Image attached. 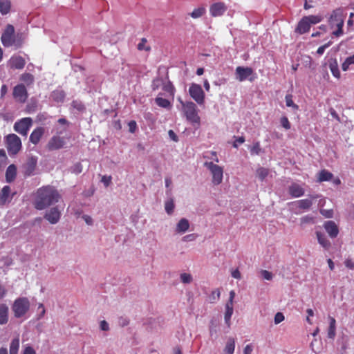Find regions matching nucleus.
<instances>
[{
    "label": "nucleus",
    "instance_id": "26",
    "mask_svg": "<svg viewBox=\"0 0 354 354\" xmlns=\"http://www.w3.org/2000/svg\"><path fill=\"white\" fill-rule=\"evenodd\" d=\"M189 227V223L187 219L181 218L178 223L176 228V231L178 233H184L185 232Z\"/></svg>",
    "mask_w": 354,
    "mask_h": 354
},
{
    "label": "nucleus",
    "instance_id": "1",
    "mask_svg": "<svg viewBox=\"0 0 354 354\" xmlns=\"http://www.w3.org/2000/svg\"><path fill=\"white\" fill-rule=\"evenodd\" d=\"M58 191L52 186H44L39 188L35 194L34 207L42 210L57 203L60 198Z\"/></svg>",
    "mask_w": 354,
    "mask_h": 354
},
{
    "label": "nucleus",
    "instance_id": "34",
    "mask_svg": "<svg viewBox=\"0 0 354 354\" xmlns=\"http://www.w3.org/2000/svg\"><path fill=\"white\" fill-rule=\"evenodd\" d=\"M206 12V10L204 7H199L197 8H195L191 13H189V15L193 19H198L203 16Z\"/></svg>",
    "mask_w": 354,
    "mask_h": 354
},
{
    "label": "nucleus",
    "instance_id": "37",
    "mask_svg": "<svg viewBox=\"0 0 354 354\" xmlns=\"http://www.w3.org/2000/svg\"><path fill=\"white\" fill-rule=\"evenodd\" d=\"M52 97L56 102H63L65 98V93L63 91H55L53 92Z\"/></svg>",
    "mask_w": 354,
    "mask_h": 354
},
{
    "label": "nucleus",
    "instance_id": "10",
    "mask_svg": "<svg viewBox=\"0 0 354 354\" xmlns=\"http://www.w3.org/2000/svg\"><path fill=\"white\" fill-rule=\"evenodd\" d=\"M1 40L5 47H10L15 44V28L11 24H8L1 35Z\"/></svg>",
    "mask_w": 354,
    "mask_h": 354
},
{
    "label": "nucleus",
    "instance_id": "36",
    "mask_svg": "<svg viewBox=\"0 0 354 354\" xmlns=\"http://www.w3.org/2000/svg\"><path fill=\"white\" fill-rule=\"evenodd\" d=\"M162 90L168 93L170 95H174L175 92V88L170 81L163 82Z\"/></svg>",
    "mask_w": 354,
    "mask_h": 354
},
{
    "label": "nucleus",
    "instance_id": "43",
    "mask_svg": "<svg viewBox=\"0 0 354 354\" xmlns=\"http://www.w3.org/2000/svg\"><path fill=\"white\" fill-rule=\"evenodd\" d=\"M329 67L333 75L337 78H339L340 72L339 71L337 64L336 62L335 64H330Z\"/></svg>",
    "mask_w": 354,
    "mask_h": 354
},
{
    "label": "nucleus",
    "instance_id": "44",
    "mask_svg": "<svg viewBox=\"0 0 354 354\" xmlns=\"http://www.w3.org/2000/svg\"><path fill=\"white\" fill-rule=\"evenodd\" d=\"M147 40L145 38H142L140 43L138 44V49L139 50L149 51L151 50L150 46H147L146 43Z\"/></svg>",
    "mask_w": 354,
    "mask_h": 354
},
{
    "label": "nucleus",
    "instance_id": "62",
    "mask_svg": "<svg viewBox=\"0 0 354 354\" xmlns=\"http://www.w3.org/2000/svg\"><path fill=\"white\" fill-rule=\"evenodd\" d=\"M23 354H35V351L31 346H27L24 350Z\"/></svg>",
    "mask_w": 354,
    "mask_h": 354
},
{
    "label": "nucleus",
    "instance_id": "55",
    "mask_svg": "<svg viewBox=\"0 0 354 354\" xmlns=\"http://www.w3.org/2000/svg\"><path fill=\"white\" fill-rule=\"evenodd\" d=\"M262 277L266 280H271L272 279V274L266 270H263L261 272Z\"/></svg>",
    "mask_w": 354,
    "mask_h": 354
},
{
    "label": "nucleus",
    "instance_id": "46",
    "mask_svg": "<svg viewBox=\"0 0 354 354\" xmlns=\"http://www.w3.org/2000/svg\"><path fill=\"white\" fill-rule=\"evenodd\" d=\"M313 223H314V218L313 216H310L308 215L304 216L301 217L300 219L301 225H304L306 224Z\"/></svg>",
    "mask_w": 354,
    "mask_h": 354
},
{
    "label": "nucleus",
    "instance_id": "7",
    "mask_svg": "<svg viewBox=\"0 0 354 354\" xmlns=\"http://www.w3.org/2000/svg\"><path fill=\"white\" fill-rule=\"evenodd\" d=\"M30 308V302L26 297L17 299L12 305V311L17 318L24 316Z\"/></svg>",
    "mask_w": 354,
    "mask_h": 354
},
{
    "label": "nucleus",
    "instance_id": "23",
    "mask_svg": "<svg viewBox=\"0 0 354 354\" xmlns=\"http://www.w3.org/2000/svg\"><path fill=\"white\" fill-rule=\"evenodd\" d=\"M17 176V167L14 165H10L6 171V179L8 183L14 181Z\"/></svg>",
    "mask_w": 354,
    "mask_h": 354
},
{
    "label": "nucleus",
    "instance_id": "41",
    "mask_svg": "<svg viewBox=\"0 0 354 354\" xmlns=\"http://www.w3.org/2000/svg\"><path fill=\"white\" fill-rule=\"evenodd\" d=\"M71 106L73 109L80 112H83L86 109L84 104L80 100H73L71 103Z\"/></svg>",
    "mask_w": 354,
    "mask_h": 354
},
{
    "label": "nucleus",
    "instance_id": "3",
    "mask_svg": "<svg viewBox=\"0 0 354 354\" xmlns=\"http://www.w3.org/2000/svg\"><path fill=\"white\" fill-rule=\"evenodd\" d=\"M182 105L183 112L186 119L192 124L200 125L201 119L198 114L196 105L192 102H183L179 100Z\"/></svg>",
    "mask_w": 354,
    "mask_h": 354
},
{
    "label": "nucleus",
    "instance_id": "54",
    "mask_svg": "<svg viewBox=\"0 0 354 354\" xmlns=\"http://www.w3.org/2000/svg\"><path fill=\"white\" fill-rule=\"evenodd\" d=\"M111 179L112 178L111 176H103L101 181L104 183L105 187H108L111 183Z\"/></svg>",
    "mask_w": 354,
    "mask_h": 354
},
{
    "label": "nucleus",
    "instance_id": "2",
    "mask_svg": "<svg viewBox=\"0 0 354 354\" xmlns=\"http://www.w3.org/2000/svg\"><path fill=\"white\" fill-rule=\"evenodd\" d=\"M345 15L344 9L342 8H338L332 12L328 19V24L332 29L335 28L332 32L333 35L339 37L343 34Z\"/></svg>",
    "mask_w": 354,
    "mask_h": 354
},
{
    "label": "nucleus",
    "instance_id": "35",
    "mask_svg": "<svg viewBox=\"0 0 354 354\" xmlns=\"http://www.w3.org/2000/svg\"><path fill=\"white\" fill-rule=\"evenodd\" d=\"M156 103L158 106L162 107V108H169L171 106L170 102L165 98H162V97L158 96L155 99Z\"/></svg>",
    "mask_w": 354,
    "mask_h": 354
},
{
    "label": "nucleus",
    "instance_id": "24",
    "mask_svg": "<svg viewBox=\"0 0 354 354\" xmlns=\"http://www.w3.org/2000/svg\"><path fill=\"white\" fill-rule=\"evenodd\" d=\"M316 236L318 243L325 249L328 250L331 247V243L327 237L321 232H316Z\"/></svg>",
    "mask_w": 354,
    "mask_h": 354
},
{
    "label": "nucleus",
    "instance_id": "17",
    "mask_svg": "<svg viewBox=\"0 0 354 354\" xmlns=\"http://www.w3.org/2000/svg\"><path fill=\"white\" fill-rule=\"evenodd\" d=\"M226 10L227 6L223 2L214 3L209 8L210 15L214 17L222 16Z\"/></svg>",
    "mask_w": 354,
    "mask_h": 354
},
{
    "label": "nucleus",
    "instance_id": "42",
    "mask_svg": "<svg viewBox=\"0 0 354 354\" xmlns=\"http://www.w3.org/2000/svg\"><path fill=\"white\" fill-rule=\"evenodd\" d=\"M285 99L287 106L292 107L295 110H297L299 109L298 105L294 103L292 96L291 95H286Z\"/></svg>",
    "mask_w": 354,
    "mask_h": 354
},
{
    "label": "nucleus",
    "instance_id": "19",
    "mask_svg": "<svg viewBox=\"0 0 354 354\" xmlns=\"http://www.w3.org/2000/svg\"><path fill=\"white\" fill-rule=\"evenodd\" d=\"M45 133V129L42 127H39L35 129L30 135L29 140L31 143L37 145L41 140Z\"/></svg>",
    "mask_w": 354,
    "mask_h": 354
},
{
    "label": "nucleus",
    "instance_id": "40",
    "mask_svg": "<svg viewBox=\"0 0 354 354\" xmlns=\"http://www.w3.org/2000/svg\"><path fill=\"white\" fill-rule=\"evenodd\" d=\"M174 207L175 205L172 198H170L165 202V209L168 214L171 215L173 213Z\"/></svg>",
    "mask_w": 354,
    "mask_h": 354
},
{
    "label": "nucleus",
    "instance_id": "28",
    "mask_svg": "<svg viewBox=\"0 0 354 354\" xmlns=\"http://www.w3.org/2000/svg\"><path fill=\"white\" fill-rule=\"evenodd\" d=\"M10 193V187L8 185L4 186L1 190V193L0 194V205H3L6 204V203L8 200Z\"/></svg>",
    "mask_w": 354,
    "mask_h": 354
},
{
    "label": "nucleus",
    "instance_id": "49",
    "mask_svg": "<svg viewBox=\"0 0 354 354\" xmlns=\"http://www.w3.org/2000/svg\"><path fill=\"white\" fill-rule=\"evenodd\" d=\"M280 122H281V126L285 129L288 130L290 129L291 125H290V123L287 117H286V116L282 117L280 120Z\"/></svg>",
    "mask_w": 354,
    "mask_h": 354
},
{
    "label": "nucleus",
    "instance_id": "63",
    "mask_svg": "<svg viewBox=\"0 0 354 354\" xmlns=\"http://www.w3.org/2000/svg\"><path fill=\"white\" fill-rule=\"evenodd\" d=\"M168 134L169 136V138L175 141V142H177L178 141V136L177 135L174 133V131L173 130H169V132H168Z\"/></svg>",
    "mask_w": 354,
    "mask_h": 354
},
{
    "label": "nucleus",
    "instance_id": "48",
    "mask_svg": "<svg viewBox=\"0 0 354 354\" xmlns=\"http://www.w3.org/2000/svg\"><path fill=\"white\" fill-rule=\"evenodd\" d=\"M261 149L259 142H255L250 149L251 154L258 155L261 152Z\"/></svg>",
    "mask_w": 354,
    "mask_h": 354
},
{
    "label": "nucleus",
    "instance_id": "6",
    "mask_svg": "<svg viewBox=\"0 0 354 354\" xmlns=\"http://www.w3.org/2000/svg\"><path fill=\"white\" fill-rule=\"evenodd\" d=\"M204 166L207 167L212 176V183L214 185H220L223 181V169L222 167L213 163L212 162H205Z\"/></svg>",
    "mask_w": 354,
    "mask_h": 354
},
{
    "label": "nucleus",
    "instance_id": "8",
    "mask_svg": "<svg viewBox=\"0 0 354 354\" xmlns=\"http://www.w3.org/2000/svg\"><path fill=\"white\" fill-rule=\"evenodd\" d=\"M236 78L239 82H243L246 80L253 82L257 75L250 67L238 66L235 70Z\"/></svg>",
    "mask_w": 354,
    "mask_h": 354
},
{
    "label": "nucleus",
    "instance_id": "64",
    "mask_svg": "<svg viewBox=\"0 0 354 354\" xmlns=\"http://www.w3.org/2000/svg\"><path fill=\"white\" fill-rule=\"evenodd\" d=\"M252 346L250 344L246 345L243 350V354H252Z\"/></svg>",
    "mask_w": 354,
    "mask_h": 354
},
{
    "label": "nucleus",
    "instance_id": "32",
    "mask_svg": "<svg viewBox=\"0 0 354 354\" xmlns=\"http://www.w3.org/2000/svg\"><path fill=\"white\" fill-rule=\"evenodd\" d=\"M19 348V339L18 337L13 339L10 345V354H18Z\"/></svg>",
    "mask_w": 354,
    "mask_h": 354
},
{
    "label": "nucleus",
    "instance_id": "47",
    "mask_svg": "<svg viewBox=\"0 0 354 354\" xmlns=\"http://www.w3.org/2000/svg\"><path fill=\"white\" fill-rule=\"evenodd\" d=\"M180 280L184 283H189L192 281V277L190 274L183 273L180 274Z\"/></svg>",
    "mask_w": 354,
    "mask_h": 354
},
{
    "label": "nucleus",
    "instance_id": "52",
    "mask_svg": "<svg viewBox=\"0 0 354 354\" xmlns=\"http://www.w3.org/2000/svg\"><path fill=\"white\" fill-rule=\"evenodd\" d=\"M332 43L333 42L331 41H329L328 43L325 44L324 45L319 46L317 50V53L319 55H323L326 48H328L332 44Z\"/></svg>",
    "mask_w": 354,
    "mask_h": 354
},
{
    "label": "nucleus",
    "instance_id": "59",
    "mask_svg": "<svg viewBox=\"0 0 354 354\" xmlns=\"http://www.w3.org/2000/svg\"><path fill=\"white\" fill-rule=\"evenodd\" d=\"M6 293H7V290L6 289L4 286H3L0 283V300L2 299L6 296Z\"/></svg>",
    "mask_w": 354,
    "mask_h": 354
},
{
    "label": "nucleus",
    "instance_id": "18",
    "mask_svg": "<svg viewBox=\"0 0 354 354\" xmlns=\"http://www.w3.org/2000/svg\"><path fill=\"white\" fill-rule=\"evenodd\" d=\"M61 216V212L57 207H52L46 212L44 218L51 224L58 223Z\"/></svg>",
    "mask_w": 354,
    "mask_h": 354
},
{
    "label": "nucleus",
    "instance_id": "58",
    "mask_svg": "<svg viewBox=\"0 0 354 354\" xmlns=\"http://www.w3.org/2000/svg\"><path fill=\"white\" fill-rule=\"evenodd\" d=\"M345 266L349 269H354V262L352 259H348L344 261Z\"/></svg>",
    "mask_w": 354,
    "mask_h": 354
},
{
    "label": "nucleus",
    "instance_id": "33",
    "mask_svg": "<svg viewBox=\"0 0 354 354\" xmlns=\"http://www.w3.org/2000/svg\"><path fill=\"white\" fill-rule=\"evenodd\" d=\"M269 169L265 167H259L257 169L256 174L257 178L263 181L269 174Z\"/></svg>",
    "mask_w": 354,
    "mask_h": 354
},
{
    "label": "nucleus",
    "instance_id": "27",
    "mask_svg": "<svg viewBox=\"0 0 354 354\" xmlns=\"http://www.w3.org/2000/svg\"><path fill=\"white\" fill-rule=\"evenodd\" d=\"M329 327L328 329V337L334 339L336 335V321L335 318L329 317Z\"/></svg>",
    "mask_w": 354,
    "mask_h": 354
},
{
    "label": "nucleus",
    "instance_id": "29",
    "mask_svg": "<svg viewBox=\"0 0 354 354\" xmlns=\"http://www.w3.org/2000/svg\"><path fill=\"white\" fill-rule=\"evenodd\" d=\"M11 8V2L10 0L0 1V12L3 15H6L10 12Z\"/></svg>",
    "mask_w": 354,
    "mask_h": 354
},
{
    "label": "nucleus",
    "instance_id": "38",
    "mask_svg": "<svg viewBox=\"0 0 354 354\" xmlns=\"http://www.w3.org/2000/svg\"><path fill=\"white\" fill-rule=\"evenodd\" d=\"M352 64H354V55L350 57H348L345 61L342 64V69L344 71H346L348 70L349 66Z\"/></svg>",
    "mask_w": 354,
    "mask_h": 354
},
{
    "label": "nucleus",
    "instance_id": "22",
    "mask_svg": "<svg viewBox=\"0 0 354 354\" xmlns=\"http://www.w3.org/2000/svg\"><path fill=\"white\" fill-rule=\"evenodd\" d=\"M290 195L293 198L302 196L304 193V189L297 183H292L288 188Z\"/></svg>",
    "mask_w": 354,
    "mask_h": 354
},
{
    "label": "nucleus",
    "instance_id": "56",
    "mask_svg": "<svg viewBox=\"0 0 354 354\" xmlns=\"http://www.w3.org/2000/svg\"><path fill=\"white\" fill-rule=\"evenodd\" d=\"M220 291L219 290H215L212 292L210 298L212 299V302H214L216 299H219L220 297Z\"/></svg>",
    "mask_w": 354,
    "mask_h": 354
},
{
    "label": "nucleus",
    "instance_id": "39",
    "mask_svg": "<svg viewBox=\"0 0 354 354\" xmlns=\"http://www.w3.org/2000/svg\"><path fill=\"white\" fill-rule=\"evenodd\" d=\"M164 80L162 77H156L153 80L151 83V88L153 91L158 90L160 87H162Z\"/></svg>",
    "mask_w": 354,
    "mask_h": 354
},
{
    "label": "nucleus",
    "instance_id": "16",
    "mask_svg": "<svg viewBox=\"0 0 354 354\" xmlns=\"http://www.w3.org/2000/svg\"><path fill=\"white\" fill-rule=\"evenodd\" d=\"M235 297V292L234 290H231L230 292V298L228 301L225 305V322L226 324L230 327V319L233 314V301Z\"/></svg>",
    "mask_w": 354,
    "mask_h": 354
},
{
    "label": "nucleus",
    "instance_id": "30",
    "mask_svg": "<svg viewBox=\"0 0 354 354\" xmlns=\"http://www.w3.org/2000/svg\"><path fill=\"white\" fill-rule=\"evenodd\" d=\"M333 177V175L331 172H330L326 169H322L319 173L318 181L319 182L329 181V180H332Z\"/></svg>",
    "mask_w": 354,
    "mask_h": 354
},
{
    "label": "nucleus",
    "instance_id": "45",
    "mask_svg": "<svg viewBox=\"0 0 354 354\" xmlns=\"http://www.w3.org/2000/svg\"><path fill=\"white\" fill-rule=\"evenodd\" d=\"M82 170H83V167L80 162H76L71 168V171L75 174H79L82 173Z\"/></svg>",
    "mask_w": 354,
    "mask_h": 354
},
{
    "label": "nucleus",
    "instance_id": "50",
    "mask_svg": "<svg viewBox=\"0 0 354 354\" xmlns=\"http://www.w3.org/2000/svg\"><path fill=\"white\" fill-rule=\"evenodd\" d=\"M320 214L324 216L325 218H333V210L330 209H320Z\"/></svg>",
    "mask_w": 354,
    "mask_h": 354
},
{
    "label": "nucleus",
    "instance_id": "31",
    "mask_svg": "<svg viewBox=\"0 0 354 354\" xmlns=\"http://www.w3.org/2000/svg\"><path fill=\"white\" fill-rule=\"evenodd\" d=\"M235 349V340L234 338L230 337L228 339L225 347L224 348V352L226 354H233Z\"/></svg>",
    "mask_w": 354,
    "mask_h": 354
},
{
    "label": "nucleus",
    "instance_id": "20",
    "mask_svg": "<svg viewBox=\"0 0 354 354\" xmlns=\"http://www.w3.org/2000/svg\"><path fill=\"white\" fill-rule=\"evenodd\" d=\"M324 227L330 237L335 238L339 234V228L333 221H328L324 223Z\"/></svg>",
    "mask_w": 354,
    "mask_h": 354
},
{
    "label": "nucleus",
    "instance_id": "60",
    "mask_svg": "<svg viewBox=\"0 0 354 354\" xmlns=\"http://www.w3.org/2000/svg\"><path fill=\"white\" fill-rule=\"evenodd\" d=\"M244 142H245V138L243 136L239 137V138H236L235 142L233 143V147L234 148H237L238 147L237 142L239 144H242Z\"/></svg>",
    "mask_w": 354,
    "mask_h": 354
},
{
    "label": "nucleus",
    "instance_id": "21",
    "mask_svg": "<svg viewBox=\"0 0 354 354\" xmlns=\"http://www.w3.org/2000/svg\"><path fill=\"white\" fill-rule=\"evenodd\" d=\"M25 64L26 61L21 56H14L9 60V65L11 68L22 69Z\"/></svg>",
    "mask_w": 354,
    "mask_h": 354
},
{
    "label": "nucleus",
    "instance_id": "61",
    "mask_svg": "<svg viewBox=\"0 0 354 354\" xmlns=\"http://www.w3.org/2000/svg\"><path fill=\"white\" fill-rule=\"evenodd\" d=\"M100 328L104 331L109 330V327L108 323L104 320L100 322Z\"/></svg>",
    "mask_w": 354,
    "mask_h": 354
},
{
    "label": "nucleus",
    "instance_id": "4",
    "mask_svg": "<svg viewBox=\"0 0 354 354\" xmlns=\"http://www.w3.org/2000/svg\"><path fill=\"white\" fill-rule=\"evenodd\" d=\"M322 20L319 15H309L304 17L299 22L295 28V32L300 35L308 32L311 25L317 24Z\"/></svg>",
    "mask_w": 354,
    "mask_h": 354
},
{
    "label": "nucleus",
    "instance_id": "13",
    "mask_svg": "<svg viewBox=\"0 0 354 354\" xmlns=\"http://www.w3.org/2000/svg\"><path fill=\"white\" fill-rule=\"evenodd\" d=\"M319 195H310L308 198L298 200L291 204L295 205L296 209L301 210L303 212L308 211L310 209L313 205V201L317 199Z\"/></svg>",
    "mask_w": 354,
    "mask_h": 354
},
{
    "label": "nucleus",
    "instance_id": "57",
    "mask_svg": "<svg viewBox=\"0 0 354 354\" xmlns=\"http://www.w3.org/2000/svg\"><path fill=\"white\" fill-rule=\"evenodd\" d=\"M129 131L131 133H134L137 128V124L136 121L131 120L129 122Z\"/></svg>",
    "mask_w": 354,
    "mask_h": 354
},
{
    "label": "nucleus",
    "instance_id": "11",
    "mask_svg": "<svg viewBox=\"0 0 354 354\" xmlns=\"http://www.w3.org/2000/svg\"><path fill=\"white\" fill-rule=\"evenodd\" d=\"M189 93L199 105L205 102V93L201 85L192 83L189 88Z\"/></svg>",
    "mask_w": 354,
    "mask_h": 354
},
{
    "label": "nucleus",
    "instance_id": "51",
    "mask_svg": "<svg viewBox=\"0 0 354 354\" xmlns=\"http://www.w3.org/2000/svg\"><path fill=\"white\" fill-rule=\"evenodd\" d=\"M285 317L282 313L278 312L274 315V324H279V323L282 322L284 320Z\"/></svg>",
    "mask_w": 354,
    "mask_h": 354
},
{
    "label": "nucleus",
    "instance_id": "15",
    "mask_svg": "<svg viewBox=\"0 0 354 354\" xmlns=\"http://www.w3.org/2000/svg\"><path fill=\"white\" fill-rule=\"evenodd\" d=\"M65 140L59 136H53L47 143L46 147L49 151L58 150L65 145Z\"/></svg>",
    "mask_w": 354,
    "mask_h": 354
},
{
    "label": "nucleus",
    "instance_id": "5",
    "mask_svg": "<svg viewBox=\"0 0 354 354\" xmlns=\"http://www.w3.org/2000/svg\"><path fill=\"white\" fill-rule=\"evenodd\" d=\"M6 143L8 152L10 156L17 154L21 149V141L16 134L11 133L6 137Z\"/></svg>",
    "mask_w": 354,
    "mask_h": 354
},
{
    "label": "nucleus",
    "instance_id": "9",
    "mask_svg": "<svg viewBox=\"0 0 354 354\" xmlns=\"http://www.w3.org/2000/svg\"><path fill=\"white\" fill-rule=\"evenodd\" d=\"M32 125V120L31 118L27 117L21 118L17 121L14 124V130L23 136L28 135L30 128Z\"/></svg>",
    "mask_w": 354,
    "mask_h": 354
},
{
    "label": "nucleus",
    "instance_id": "25",
    "mask_svg": "<svg viewBox=\"0 0 354 354\" xmlns=\"http://www.w3.org/2000/svg\"><path fill=\"white\" fill-rule=\"evenodd\" d=\"M8 321V307L5 304H0V324H6Z\"/></svg>",
    "mask_w": 354,
    "mask_h": 354
},
{
    "label": "nucleus",
    "instance_id": "53",
    "mask_svg": "<svg viewBox=\"0 0 354 354\" xmlns=\"http://www.w3.org/2000/svg\"><path fill=\"white\" fill-rule=\"evenodd\" d=\"M21 80L26 82H30L32 83L33 82V75L30 73H25L21 75Z\"/></svg>",
    "mask_w": 354,
    "mask_h": 354
},
{
    "label": "nucleus",
    "instance_id": "12",
    "mask_svg": "<svg viewBox=\"0 0 354 354\" xmlns=\"http://www.w3.org/2000/svg\"><path fill=\"white\" fill-rule=\"evenodd\" d=\"M37 165V158L35 156L29 157L25 163L21 166V171L25 178L35 174Z\"/></svg>",
    "mask_w": 354,
    "mask_h": 354
},
{
    "label": "nucleus",
    "instance_id": "14",
    "mask_svg": "<svg viewBox=\"0 0 354 354\" xmlns=\"http://www.w3.org/2000/svg\"><path fill=\"white\" fill-rule=\"evenodd\" d=\"M12 95L15 100L20 103H24L28 98L26 88L22 84H17L14 87Z\"/></svg>",
    "mask_w": 354,
    "mask_h": 354
}]
</instances>
